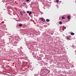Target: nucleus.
<instances>
[{"label":"nucleus","mask_w":76,"mask_h":76,"mask_svg":"<svg viewBox=\"0 0 76 76\" xmlns=\"http://www.w3.org/2000/svg\"><path fill=\"white\" fill-rule=\"evenodd\" d=\"M40 19H41L42 21H43V22H45V19H44V18H40Z\"/></svg>","instance_id":"f257e3e1"},{"label":"nucleus","mask_w":76,"mask_h":76,"mask_svg":"<svg viewBox=\"0 0 76 76\" xmlns=\"http://www.w3.org/2000/svg\"><path fill=\"white\" fill-rule=\"evenodd\" d=\"M71 35H75V34L73 32H72L71 33Z\"/></svg>","instance_id":"f03ea898"},{"label":"nucleus","mask_w":76,"mask_h":76,"mask_svg":"<svg viewBox=\"0 0 76 76\" xmlns=\"http://www.w3.org/2000/svg\"><path fill=\"white\" fill-rule=\"evenodd\" d=\"M70 16H68L67 17V19H70Z\"/></svg>","instance_id":"7ed1b4c3"},{"label":"nucleus","mask_w":76,"mask_h":76,"mask_svg":"<svg viewBox=\"0 0 76 76\" xmlns=\"http://www.w3.org/2000/svg\"><path fill=\"white\" fill-rule=\"evenodd\" d=\"M46 20L47 22H50V20H49L48 19H47Z\"/></svg>","instance_id":"20e7f679"},{"label":"nucleus","mask_w":76,"mask_h":76,"mask_svg":"<svg viewBox=\"0 0 76 76\" xmlns=\"http://www.w3.org/2000/svg\"><path fill=\"white\" fill-rule=\"evenodd\" d=\"M59 24H60V25H61V24H62V22H61V21H59Z\"/></svg>","instance_id":"39448f33"},{"label":"nucleus","mask_w":76,"mask_h":76,"mask_svg":"<svg viewBox=\"0 0 76 76\" xmlns=\"http://www.w3.org/2000/svg\"><path fill=\"white\" fill-rule=\"evenodd\" d=\"M29 15H31V14H32V12L31 11L30 12H29Z\"/></svg>","instance_id":"423d86ee"},{"label":"nucleus","mask_w":76,"mask_h":76,"mask_svg":"<svg viewBox=\"0 0 76 76\" xmlns=\"http://www.w3.org/2000/svg\"><path fill=\"white\" fill-rule=\"evenodd\" d=\"M19 26H22V24H19Z\"/></svg>","instance_id":"0eeeda50"},{"label":"nucleus","mask_w":76,"mask_h":76,"mask_svg":"<svg viewBox=\"0 0 76 76\" xmlns=\"http://www.w3.org/2000/svg\"><path fill=\"white\" fill-rule=\"evenodd\" d=\"M62 19H65V18H64V17H63L62 18Z\"/></svg>","instance_id":"6e6552de"},{"label":"nucleus","mask_w":76,"mask_h":76,"mask_svg":"<svg viewBox=\"0 0 76 76\" xmlns=\"http://www.w3.org/2000/svg\"><path fill=\"white\" fill-rule=\"evenodd\" d=\"M56 1L57 3H58V0H56Z\"/></svg>","instance_id":"1a4fd4ad"},{"label":"nucleus","mask_w":76,"mask_h":76,"mask_svg":"<svg viewBox=\"0 0 76 76\" xmlns=\"http://www.w3.org/2000/svg\"><path fill=\"white\" fill-rule=\"evenodd\" d=\"M29 11H27V13H29Z\"/></svg>","instance_id":"9d476101"},{"label":"nucleus","mask_w":76,"mask_h":76,"mask_svg":"<svg viewBox=\"0 0 76 76\" xmlns=\"http://www.w3.org/2000/svg\"><path fill=\"white\" fill-rule=\"evenodd\" d=\"M26 1L27 2H28L29 1V0H26Z\"/></svg>","instance_id":"9b49d317"},{"label":"nucleus","mask_w":76,"mask_h":76,"mask_svg":"<svg viewBox=\"0 0 76 76\" xmlns=\"http://www.w3.org/2000/svg\"><path fill=\"white\" fill-rule=\"evenodd\" d=\"M20 15H22V16H23V14H22V13H20Z\"/></svg>","instance_id":"f8f14e48"},{"label":"nucleus","mask_w":76,"mask_h":76,"mask_svg":"<svg viewBox=\"0 0 76 76\" xmlns=\"http://www.w3.org/2000/svg\"><path fill=\"white\" fill-rule=\"evenodd\" d=\"M64 29H66V27H64Z\"/></svg>","instance_id":"ddd939ff"},{"label":"nucleus","mask_w":76,"mask_h":76,"mask_svg":"<svg viewBox=\"0 0 76 76\" xmlns=\"http://www.w3.org/2000/svg\"><path fill=\"white\" fill-rule=\"evenodd\" d=\"M23 4H26V3H25V2H24L23 3Z\"/></svg>","instance_id":"4468645a"},{"label":"nucleus","mask_w":76,"mask_h":76,"mask_svg":"<svg viewBox=\"0 0 76 76\" xmlns=\"http://www.w3.org/2000/svg\"><path fill=\"white\" fill-rule=\"evenodd\" d=\"M21 13V12H20V13Z\"/></svg>","instance_id":"2eb2a0df"}]
</instances>
